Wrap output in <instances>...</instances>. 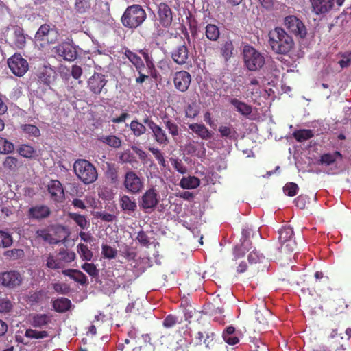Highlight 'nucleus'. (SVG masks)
I'll return each mask as SVG.
<instances>
[{
    "mask_svg": "<svg viewBox=\"0 0 351 351\" xmlns=\"http://www.w3.org/2000/svg\"><path fill=\"white\" fill-rule=\"evenodd\" d=\"M293 136L298 142H303L313 137L314 133L312 130L301 129L295 130L293 133Z\"/></svg>",
    "mask_w": 351,
    "mask_h": 351,
    "instance_id": "obj_40",
    "label": "nucleus"
},
{
    "mask_svg": "<svg viewBox=\"0 0 351 351\" xmlns=\"http://www.w3.org/2000/svg\"><path fill=\"white\" fill-rule=\"evenodd\" d=\"M105 176L111 184H117L119 182V167L115 163L106 162Z\"/></svg>",
    "mask_w": 351,
    "mask_h": 351,
    "instance_id": "obj_29",
    "label": "nucleus"
},
{
    "mask_svg": "<svg viewBox=\"0 0 351 351\" xmlns=\"http://www.w3.org/2000/svg\"><path fill=\"white\" fill-rule=\"evenodd\" d=\"M298 186L293 182H289L286 184L283 188L284 193L288 196H295L298 191Z\"/></svg>",
    "mask_w": 351,
    "mask_h": 351,
    "instance_id": "obj_59",
    "label": "nucleus"
},
{
    "mask_svg": "<svg viewBox=\"0 0 351 351\" xmlns=\"http://www.w3.org/2000/svg\"><path fill=\"white\" fill-rule=\"evenodd\" d=\"M189 128L203 140H208L213 136V133L204 124L190 123Z\"/></svg>",
    "mask_w": 351,
    "mask_h": 351,
    "instance_id": "obj_25",
    "label": "nucleus"
},
{
    "mask_svg": "<svg viewBox=\"0 0 351 351\" xmlns=\"http://www.w3.org/2000/svg\"><path fill=\"white\" fill-rule=\"evenodd\" d=\"M125 55L135 66L138 73L143 71V70L145 69V64L139 56L129 49L125 51Z\"/></svg>",
    "mask_w": 351,
    "mask_h": 351,
    "instance_id": "obj_32",
    "label": "nucleus"
},
{
    "mask_svg": "<svg viewBox=\"0 0 351 351\" xmlns=\"http://www.w3.org/2000/svg\"><path fill=\"white\" fill-rule=\"evenodd\" d=\"M62 274L81 285H85L88 282L86 275L78 269H66L62 271Z\"/></svg>",
    "mask_w": 351,
    "mask_h": 351,
    "instance_id": "obj_31",
    "label": "nucleus"
},
{
    "mask_svg": "<svg viewBox=\"0 0 351 351\" xmlns=\"http://www.w3.org/2000/svg\"><path fill=\"white\" fill-rule=\"evenodd\" d=\"M252 248V242H242L239 245H237L233 248V261H235V264H237V261L243 258L246 253Z\"/></svg>",
    "mask_w": 351,
    "mask_h": 351,
    "instance_id": "obj_26",
    "label": "nucleus"
},
{
    "mask_svg": "<svg viewBox=\"0 0 351 351\" xmlns=\"http://www.w3.org/2000/svg\"><path fill=\"white\" fill-rule=\"evenodd\" d=\"M143 123V122L141 123L138 120H133L131 121L130 128L135 136L138 137L145 134L147 129Z\"/></svg>",
    "mask_w": 351,
    "mask_h": 351,
    "instance_id": "obj_42",
    "label": "nucleus"
},
{
    "mask_svg": "<svg viewBox=\"0 0 351 351\" xmlns=\"http://www.w3.org/2000/svg\"><path fill=\"white\" fill-rule=\"evenodd\" d=\"M35 239L42 240L51 245L57 244L58 243V241L53 238L47 228L37 230L35 232Z\"/></svg>",
    "mask_w": 351,
    "mask_h": 351,
    "instance_id": "obj_33",
    "label": "nucleus"
},
{
    "mask_svg": "<svg viewBox=\"0 0 351 351\" xmlns=\"http://www.w3.org/2000/svg\"><path fill=\"white\" fill-rule=\"evenodd\" d=\"M119 204L122 210L131 215L134 213L137 209V204L135 199L133 197H130L127 195H123L119 198Z\"/></svg>",
    "mask_w": 351,
    "mask_h": 351,
    "instance_id": "obj_22",
    "label": "nucleus"
},
{
    "mask_svg": "<svg viewBox=\"0 0 351 351\" xmlns=\"http://www.w3.org/2000/svg\"><path fill=\"white\" fill-rule=\"evenodd\" d=\"M191 76L186 71H177L173 77V83L176 89L180 92H186L191 84Z\"/></svg>",
    "mask_w": 351,
    "mask_h": 351,
    "instance_id": "obj_17",
    "label": "nucleus"
},
{
    "mask_svg": "<svg viewBox=\"0 0 351 351\" xmlns=\"http://www.w3.org/2000/svg\"><path fill=\"white\" fill-rule=\"evenodd\" d=\"M197 344H204L208 349L217 350L223 345L220 341L215 329L210 325L203 327L195 335Z\"/></svg>",
    "mask_w": 351,
    "mask_h": 351,
    "instance_id": "obj_4",
    "label": "nucleus"
},
{
    "mask_svg": "<svg viewBox=\"0 0 351 351\" xmlns=\"http://www.w3.org/2000/svg\"><path fill=\"white\" fill-rule=\"evenodd\" d=\"M230 104L236 109V110L244 117H248L252 112V107L236 98L230 99Z\"/></svg>",
    "mask_w": 351,
    "mask_h": 351,
    "instance_id": "obj_27",
    "label": "nucleus"
},
{
    "mask_svg": "<svg viewBox=\"0 0 351 351\" xmlns=\"http://www.w3.org/2000/svg\"><path fill=\"white\" fill-rule=\"evenodd\" d=\"M139 206L143 210H153L159 203V196L154 187L147 189L138 201Z\"/></svg>",
    "mask_w": 351,
    "mask_h": 351,
    "instance_id": "obj_11",
    "label": "nucleus"
},
{
    "mask_svg": "<svg viewBox=\"0 0 351 351\" xmlns=\"http://www.w3.org/2000/svg\"><path fill=\"white\" fill-rule=\"evenodd\" d=\"M120 254L128 261L134 260L137 256V253L131 247L125 244L120 250Z\"/></svg>",
    "mask_w": 351,
    "mask_h": 351,
    "instance_id": "obj_50",
    "label": "nucleus"
},
{
    "mask_svg": "<svg viewBox=\"0 0 351 351\" xmlns=\"http://www.w3.org/2000/svg\"><path fill=\"white\" fill-rule=\"evenodd\" d=\"M14 34V44L15 47L17 49H23L26 44V38L23 32V30L20 28H18L15 29Z\"/></svg>",
    "mask_w": 351,
    "mask_h": 351,
    "instance_id": "obj_44",
    "label": "nucleus"
},
{
    "mask_svg": "<svg viewBox=\"0 0 351 351\" xmlns=\"http://www.w3.org/2000/svg\"><path fill=\"white\" fill-rule=\"evenodd\" d=\"M284 25L293 34L304 38L307 34V29L304 23L295 16L289 15L285 18Z\"/></svg>",
    "mask_w": 351,
    "mask_h": 351,
    "instance_id": "obj_10",
    "label": "nucleus"
},
{
    "mask_svg": "<svg viewBox=\"0 0 351 351\" xmlns=\"http://www.w3.org/2000/svg\"><path fill=\"white\" fill-rule=\"evenodd\" d=\"M223 341L230 346H234L239 342V337L236 329L232 326H227L222 332Z\"/></svg>",
    "mask_w": 351,
    "mask_h": 351,
    "instance_id": "obj_23",
    "label": "nucleus"
},
{
    "mask_svg": "<svg viewBox=\"0 0 351 351\" xmlns=\"http://www.w3.org/2000/svg\"><path fill=\"white\" fill-rule=\"evenodd\" d=\"M73 171L77 178L84 184L95 182L98 173L95 167L86 159H77L73 164Z\"/></svg>",
    "mask_w": 351,
    "mask_h": 351,
    "instance_id": "obj_3",
    "label": "nucleus"
},
{
    "mask_svg": "<svg viewBox=\"0 0 351 351\" xmlns=\"http://www.w3.org/2000/svg\"><path fill=\"white\" fill-rule=\"evenodd\" d=\"M219 132L222 138H226L230 141H235L237 138V132L231 125H221L219 128Z\"/></svg>",
    "mask_w": 351,
    "mask_h": 351,
    "instance_id": "obj_39",
    "label": "nucleus"
},
{
    "mask_svg": "<svg viewBox=\"0 0 351 351\" xmlns=\"http://www.w3.org/2000/svg\"><path fill=\"white\" fill-rule=\"evenodd\" d=\"M146 19L147 13L144 8L141 5L133 4L126 8L121 21L125 27L133 29L140 27Z\"/></svg>",
    "mask_w": 351,
    "mask_h": 351,
    "instance_id": "obj_2",
    "label": "nucleus"
},
{
    "mask_svg": "<svg viewBox=\"0 0 351 351\" xmlns=\"http://www.w3.org/2000/svg\"><path fill=\"white\" fill-rule=\"evenodd\" d=\"M12 308V304L8 299L0 298V313H8Z\"/></svg>",
    "mask_w": 351,
    "mask_h": 351,
    "instance_id": "obj_64",
    "label": "nucleus"
},
{
    "mask_svg": "<svg viewBox=\"0 0 351 351\" xmlns=\"http://www.w3.org/2000/svg\"><path fill=\"white\" fill-rule=\"evenodd\" d=\"M25 336L29 339H44L49 337V333L46 330H36L28 328L25 330Z\"/></svg>",
    "mask_w": 351,
    "mask_h": 351,
    "instance_id": "obj_46",
    "label": "nucleus"
},
{
    "mask_svg": "<svg viewBox=\"0 0 351 351\" xmlns=\"http://www.w3.org/2000/svg\"><path fill=\"white\" fill-rule=\"evenodd\" d=\"M22 131L29 137H38L40 135V130L32 124H23L21 126Z\"/></svg>",
    "mask_w": 351,
    "mask_h": 351,
    "instance_id": "obj_48",
    "label": "nucleus"
},
{
    "mask_svg": "<svg viewBox=\"0 0 351 351\" xmlns=\"http://www.w3.org/2000/svg\"><path fill=\"white\" fill-rule=\"evenodd\" d=\"M205 35L210 41H217L220 36L219 27L214 24H208L205 27Z\"/></svg>",
    "mask_w": 351,
    "mask_h": 351,
    "instance_id": "obj_38",
    "label": "nucleus"
},
{
    "mask_svg": "<svg viewBox=\"0 0 351 351\" xmlns=\"http://www.w3.org/2000/svg\"><path fill=\"white\" fill-rule=\"evenodd\" d=\"M164 123L166 129L168 130L169 133L173 136H177L180 134V129L178 124L169 118L164 119Z\"/></svg>",
    "mask_w": 351,
    "mask_h": 351,
    "instance_id": "obj_47",
    "label": "nucleus"
},
{
    "mask_svg": "<svg viewBox=\"0 0 351 351\" xmlns=\"http://www.w3.org/2000/svg\"><path fill=\"white\" fill-rule=\"evenodd\" d=\"M47 190L52 200L57 202H62L64 199V189L59 180H51L48 184Z\"/></svg>",
    "mask_w": 351,
    "mask_h": 351,
    "instance_id": "obj_18",
    "label": "nucleus"
},
{
    "mask_svg": "<svg viewBox=\"0 0 351 351\" xmlns=\"http://www.w3.org/2000/svg\"><path fill=\"white\" fill-rule=\"evenodd\" d=\"M343 158L342 154L339 151H335L333 153H325L321 155L319 164L325 166H330L335 164L337 160H341Z\"/></svg>",
    "mask_w": 351,
    "mask_h": 351,
    "instance_id": "obj_28",
    "label": "nucleus"
},
{
    "mask_svg": "<svg viewBox=\"0 0 351 351\" xmlns=\"http://www.w3.org/2000/svg\"><path fill=\"white\" fill-rule=\"evenodd\" d=\"M77 251L80 255V257L82 260L84 261H91L93 256V254L91 250H90L87 245L80 243L77 245Z\"/></svg>",
    "mask_w": 351,
    "mask_h": 351,
    "instance_id": "obj_49",
    "label": "nucleus"
},
{
    "mask_svg": "<svg viewBox=\"0 0 351 351\" xmlns=\"http://www.w3.org/2000/svg\"><path fill=\"white\" fill-rule=\"evenodd\" d=\"M178 323V317L173 315H168L163 320L162 325L167 328L173 327Z\"/></svg>",
    "mask_w": 351,
    "mask_h": 351,
    "instance_id": "obj_62",
    "label": "nucleus"
},
{
    "mask_svg": "<svg viewBox=\"0 0 351 351\" xmlns=\"http://www.w3.org/2000/svg\"><path fill=\"white\" fill-rule=\"evenodd\" d=\"M148 149L153 154L156 159L158 160L159 165L162 167H165L166 161L161 151L155 147H149Z\"/></svg>",
    "mask_w": 351,
    "mask_h": 351,
    "instance_id": "obj_58",
    "label": "nucleus"
},
{
    "mask_svg": "<svg viewBox=\"0 0 351 351\" xmlns=\"http://www.w3.org/2000/svg\"><path fill=\"white\" fill-rule=\"evenodd\" d=\"M143 122L147 125L151 130L152 136L156 142L160 145H167L169 143V140L167 132L161 126L158 125L150 117L146 116Z\"/></svg>",
    "mask_w": 351,
    "mask_h": 351,
    "instance_id": "obj_9",
    "label": "nucleus"
},
{
    "mask_svg": "<svg viewBox=\"0 0 351 351\" xmlns=\"http://www.w3.org/2000/svg\"><path fill=\"white\" fill-rule=\"evenodd\" d=\"M264 259L265 256H263L262 254H260L256 250H254L250 252L247 256L248 262L251 265L262 263Z\"/></svg>",
    "mask_w": 351,
    "mask_h": 351,
    "instance_id": "obj_55",
    "label": "nucleus"
},
{
    "mask_svg": "<svg viewBox=\"0 0 351 351\" xmlns=\"http://www.w3.org/2000/svg\"><path fill=\"white\" fill-rule=\"evenodd\" d=\"M278 241L280 243V251L285 253L293 252L297 243L294 239L293 228L290 226H284L278 231Z\"/></svg>",
    "mask_w": 351,
    "mask_h": 351,
    "instance_id": "obj_6",
    "label": "nucleus"
},
{
    "mask_svg": "<svg viewBox=\"0 0 351 351\" xmlns=\"http://www.w3.org/2000/svg\"><path fill=\"white\" fill-rule=\"evenodd\" d=\"M82 268L92 277L97 276L99 274V270L93 263H85L82 265Z\"/></svg>",
    "mask_w": 351,
    "mask_h": 351,
    "instance_id": "obj_60",
    "label": "nucleus"
},
{
    "mask_svg": "<svg viewBox=\"0 0 351 351\" xmlns=\"http://www.w3.org/2000/svg\"><path fill=\"white\" fill-rule=\"evenodd\" d=\"M22 280L23 278L17 271L10 270L0 273V285L9 289L19 287Z\"/></svg>",
    "mask_w": 351,
    "mask_h": 351,
    "instance_id": "obj_12",
    "label": "nucleus"
},
{
    "mask_svg": "<svg viewBox=\"0 0 351 351\" xmlns=\"http://www.w3.org/2000/svg\"><path fill=\"white\" fill-rule=\"evenodd\" d=\"M68 216L71 219L73 220L82 229L86 228L88 225V221L84 215L76 213H69Z\"/></svg>",
    "mask_w": 351,
    "mask_h": 351,
    "instance_id": "obj_45",
    "label": "nucleus"
},
{
    "mask_svg": "<svg viewBox=\"0 0 351 351\" xmlns=\"http://www.w3.org/2000/svg\"><path fill=\"white\" fill-rule=\"evenodd\" d=\"M101 254L105 258L113 259L117 256V250L107 244H102Z\"/></svg>",
    "mask_w": 351,
    "mask_h": 351,
    "instance_id": "obj_54",
    "label": "nucleus"
},
{
    "mask_svg": "<svg viewBox=\"0 0 351 351\" xmlns=\"http://www.w3.org/2000/svg\"><path fill=\"white\" fill-rule=\"evenodd\" d=\"M18 153L25 158H32L36 153L35 149L26 144L21 145L18 149Z\"/></svg>",
    "mask_w": 351,
    "mask_h": 351,
    "instance_id": "obj_53",
    "label": "nucleus"
},
{
    "mask_svg": "<svg viewBox=\"0 0 351 351\" xmlns=\"http://www.w3.org/2000/svg\"><path fill=\"white\" fill-rule=\"evenodd\" d=\"M343 337L339 335L337 330H333L328 339V347L335 351H348L341 343Z\"/></svg>",
    "mask_w": 351,
    "mask_h": 351,
    "instance_id": "obj_24",
    "label": "nucleus"
},
{
    "mask_svg": "<svg viewBox=\"0 0 351 351\" xmlns=\"http://www.w3.org/2000/svg\"><path fill=\"white\" fill-rule=\"evenodd\" d=\"M200 180L195 176L184 177L180 182V186L184 189H193L198 187Z\"/></svg>",
    "mask_w": 351,
    "mask_h": 351,
    "instance_id": "obj_36",
    "label": "nucleus"
},
{
    "mask_svg": "<svg viewBox=\"0 0 351 351\" xmlns=\"http://www.w3.org/2000/svg\"><path fill=\"white\" fill-rule=\"evenodd\" d=\"M158 21L164 28H169L173 23V12L166 3H160L157 5Z\"/></svg>",
    "mask_w": 351,
    "mask_h": 351,
    "instance_id": "obj_13",
    "label": "nucleus"
},
{
    "mask_svg": "<svg viewBox=\"0 0 351 351\" xmlns=\"http://www.w3.org/2000/svg\"><path fill=\"white\" fill-rule=\"evenodd\" d=\"M123 184L125 191L132 195L140 193L144 188L143 179L132 170L125 173Z\"/></svg>",
    "mask_w": 351,
    "mask_h": 351,
    "instance_id": "obj_7",
    "label": "nucleus"
},
{
    "mask_svg": "<svg viewBox=\"0 0 351 351\" xmlns=\"http://www.w3.org/2000/svg\"><path fill=\"white\" fill-rule=\"evenodd\" d=\"M51 322V317L47 314H36L32 316V325L34 328H43Z\"/></svg>",
    "mask_w": 351,
    "mask_h": 351,
    "instance_id": "obj_35",
    "label": "nucleus"
},
{
    "mask_svg": "<svg viewBox=\"0 0 351 351\" xmlns=\"http://www.w3.org/2000/svg\"><path fill=\"white\" fill-rule=\"evenodd\" d=\"M50 208L46 205H36L29 208L27 216L30 219L41 220L51 215Z\"/></svg>",
    "mask_w": 351,
    "mask_h": 351,
    "instance_id": "obj_19",
    "label": "nucleus"
},
{
    "mask_svg": "<svg viewBox=\"0 0 351 351\" xmlns=\"http://www.w3.org/2000/svg\"><path fill=\"white\" fill-rule=\"evenodd\" d=\"M242 55L244 66L250 71H259L265 65V56L252 46L245 45Z\"/></svg>",
    "mask_w": 351,
    "mask_h": 351,
    "instance_id": "obj_5",
    "label": "nucleus"
},
{
    "mask_svg": "<svg viewBox=\"0 0 351 351\" xmlns=\"http://www.w3.org/2000/svg\"><path fill=\"white\" fill-rule=\"evenodd\" d=\"M98 140L113 148H119L121 146V140L115 135L101 136Z\"/></svg>",
    "mask_w": 351,
    "mask_h": 351,
    "instance_id": "obj_37",
    "label": "nucleus"
},
{
    "mask_svg": "<svg viewBox=\"0 0 351 351\" xmlns=\"http://www.w3.org/2000/svg\"><path fill=\"white\" fill-rule=\"evenodd\" d=\"M171 57L173 62L178 65H184L190 62L189 49L184 42L173 49L171 52Z\"/></svg>",
    "mask_w": 351,
    "mask_h": 351,
    "instance_id": "obj_15",
    "label": "nucleus"
},
{
    "mask_svg": "<svg viewBox=\"0 0 351 351\" xmlns=\"http://www.w3.org/2000/svg\"><path fill=\"white\" fill-rule=\"evenodd\" d=\"M105 75L95 72L88 80V88L95 95H99L107 83Z\"/></svg>",
    "mask_w": 351,
    "mask_h": 351,
    "instance_id": "obj_16",
    "label": "nucleus"
},
{
    "mask_svg": "<svg viewBox=\"0 0 351 351\" xmlns=\"http://www.w3.org/2000/svg\"><path fill=\"white\" fill-rule=\"evenodd\" d=\"M12 244V236L8 232L0 230V247H8Z\"/></svg>",
    "mask_w": 351,
    "mask_h": 351,
    "instance_id": "obj_57",
    "label": "nucleus"
},
{
    "mask_svg": "<svg viewBox=\"0 0 351 351\" xmlns=\"http://www.w3.org/2000/svg\"><path fill=\"white\" fill-rule=\"evenodd\" d=\"M56 51L65 60L73 61L77 57L76 49L69 43H62L56 47Z\"/></svg>",
    "mask_w": 351,
    "mask_h": 351,
    "instance_id": "obj_20",
    "label": "nucleus"
},
{
    "mask_svg": "<svg viewBox=\"0 0 351 351\" xmlns=\"http://www.w3.org/2000/svg\"><path fill=\"white\" fill-rule=\"evenodd\" d=\"M185 116L189 119L195 118L199 113V108L195 103L188 104L184 110Z\"/></svg>",
    "mask_w": 351,
    "mask_h": 351,
    "instance_id": "obj_52",
    "label": "nucleus"
},
{
    "mask_svg": "<svg viewBox=\"0 0 351 351\" xmlns=\"http://www.w3.org/2000/svg\"><path fill=\"white\" fill-rule=\"evenodd\" d=\"M313 8V12L317 14H324L329 12L333 5L334 0H309Z\"/></svg>",
    "mask_w": 351,
    "mask_h": 351,
    "instance_id": "obj_21",
    "label": "nucleus"
},
{
    "mask_svg": "<svg viewBox=\"0 0 351 351\" xmlns=\"http://www.w3.org/2000/svg\"><path fill=\"white\" fill-rule=\"evenodd\" d=\"M269 44L271 49L278 54L286 55L294 47V41L282 27H275L269 32Z\"/></svg>",
    "mask_w": 351,
    "mask_h": 351,
    "instance_id": "obj_1",
    "label": "nucleus"
},
{
    "mask_svg": "<svg viewBox=\"0 0 351 351\" xmlns=\"http://www.w3.org/2000/svg\"><path fill=\"white\" fill-rule=\"evenodd\" d=\"M250 348L252 351H269L267 345L258 339L253 341Z\"/></svg>",
    "mask_w": 351,
    "mask_h": 351,
    "instance_id": "obj_61",
    "label": "nucleus"
},
{
    "mask_svg": "<svg viewBox=\"0 0 351 351\" xmlns=\"http://www.w3.org/2000/svg\"><path fill=\"white\" fill-rule=\"evenodd\" d=\"M233 49V44L230 40L226 41L223 45L221 48V53L226 60L230 59L232 56Z\"/></svg>",
    "mask_w": 351,
    "mask_h": 351,
    "instance_id": "obj_56",
    "label": "nucleus"
},
{
    "mask_svg": "<svg viewBox=\"0 0 351 351\" xmlns=\"http://www.w3.org/2000/svg\"><path fill=\"white\" fill-rule=\"evenodd\" d=\"M58 37V32L55 25L49 24L42 25L35 34L36 41L43 42L47 44L55 43Z\"/></svg>",
    "mask_w": 351,
    "mask_h": 351,
    "instance_id": "obj_8",
    "label": "nucleus"
},
{
    "mask_svg": "<svg viewBox=\"0 0 351 351\" xmlns=\"http://www.w3.org/2000/svg\"><path fill=\"white\" fill-rule=\"evenodd\" d=\"M20 165L19 160L13 156H7L3 162V167L12 172H15Z\"/></svg>",
    "mask_w": 351,
    "mask_h": 351,
    "instance_id": "obj_43",
    "label": "nucleus"
},
{
    "mask_svg": "<svg viewBox=\"0 0 351 351\" xmlns=\"http://www.w3.org/2000/svg\"><path fill=\"white\" fill-rule=\"evenodd\" d=\"M56 79L55 72L51 69H45L40 73L39 80L47 86H50Z\"/></svg>",
    "mask_w": 351,
    "mask_h": 351,
    "instance_id": "obj_41",
    "label": "nucleus"
},
{
    "mask_svg": "<svg viewBox=\"0 0 351 351\" xmlns=\"http://www.w3.org/2000/svg\"><path fill=\"white\" fill-rule=\"evenodd\" d=\"M60 254L64 261L71 263L75 258V254L73 252H68L64 249L60 250Z\"/></svg>",
    "mask_w": 351,
    "mask_h": 351,
    "instance_id": "obj_63",
    "label": "nucleus"
},
{
    "mask_svg": "<svg viewBox=\"0 0 351 351\" xmlns=\"http://www.w3.org/2000/svg\"><path fill=\"white\" fill-rule=\"evenodd\" d=\"M94 2L95 0H75L74 10L79 14H85L91 10Z\"/></svg>",
    "mask_w": 351,
    "mask_h": 351,
    "instance_id": "obj_30",
    "label": "nucleus"
},
{
    "mask_svg": "<svg viewBox=\"0 0 351 351\" xmlns=\"http://www.w3.org/2000/svg\"><path fill=\"white\" fill-rule=\"evenodd\" d=\"M71 306V302L66 298H60L53 302V308L58 313H64L69 311Z\"/></svg>",
    "mask_w": 351,
    "mask_h": 351,
    "instance_id": "obj_34",
    "label": "nucleus"
},
{
    "mask_svg": "<svg viewBox=\"0 0 351 351\" xmlns=\"http://www.w3.org/2000/svg\"><path fill=\"white\" fill-rule=\"evenodd\" d=\"M14 149V144L6 138L0 136V154H10Z\"/></svg>",
    "mask_w": 351,
    "mask_h": 351,
    "instance_id": "obj_51",
    "label": "nucleus"
},
{
    "mask_svg": "<svg viewBox=\"0 0 351 351\" xmlns=\"http://www.w3.org/2000/svg\"><path fill=\"white\" fill-rule=\"evenodd\" d=\"M8 64L12 72L19 77L24 75L29 67L27 60L20 54H14L10 58Z\"/></svg>",
    "mask_w": 351,
    "mask_h": 351,
    "instance_id": "obj_14",
    "label": "nucleus"
}]
</instances>
